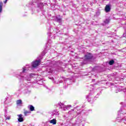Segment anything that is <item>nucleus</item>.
Wrapping results in <instances>:
<instances>
[{
  "instance_id": "1",
  "label": "nucleus",
  "mask_w": 126,
  "mask_h": 126,
  "mask_svg": "<svg viewBox=\"0 0 126 126\" xmlns=\"http://www.w3.org/2000/svg\"><path fill=\"white\" fill-rule=\"evenodd\" d=\"M93 58V56L92 54L89 53H87L85 55V59L84 60V61L81 63L82 65H83V64H86L87 63H88V61L90 60H91Z\"/></svg>"
},
{
  "instance_id": "2",
  "label": "nucleus",
  "mask_w": 126,
  "mask_h": 126,
  "mask_svg": "<svg viewBox=\"0 0 126 126\" xmlns=\"http://www.w3.org/2000/svg\"><path fill=\"white\" fill-rule=\"evenodd\" d=\"M40 63H41L40 60H39L38 61L36 60L32 63V66L33 67H37V66H38V65H39V64Z\"/></svg>"
},
{
  "instance_id": "3",
  "label": "nucleus",
  "mask_w": 126,
  "mask_h": 126,
  "mask_svg": "<svg viewBox=\"0 0 126 126\" xmlns=\"http://www.w3.org/2000/svg\"><path fill=\"white\" fill-rule=\"evenodd\" d=\"M105 10L106 12H109L111 10V7L110 5H106L105 8Z\"/></svg>"
},
{
  "instance_id": "4",
  "label": "nucleus",
  "mask_w": 126,
  "mask_h": 126,
  "mask_svg": "<svg viewBox=\"0 0 126 126\" xmlns=\"http://www.w3.org/2000/svg\"><path fill=\"white\" fill-rule=\"evenodd\" d=\"M71 108V105H64L63 106V110L65 111L66 110H69Z\"/></svg>"
},
{
  "instance_id": "5",
  "label": "nucleus",
  "mask_w": 126,
  "mask_h": 126,
  "mask_svg": "<svg viewBox=\"0 0 126 126\" xmlns=\"http://www.w3.org/2000/svg\"><path fill=\"white\" fill-rule=\"evenodd\" d=\"M55 21L57 22H61L62 21V18L61 16H57L55 18Z\"/></svg>"
},
{
  "instance_id": "6",
  "label": "nucleus",
  "mask_w": 126,
  "mask_h": 126,
  "mask_svg": "<svg viewBox=\"0 0 126 126\" xmlns=\"http://www.w3.org/2000/svg\"><path fill=\"white\" fill-rule=\"evenodd\" d=\"M19 118H18V122H20V123H21V122H23V118H22V114H20L18 115Z\"/></svg>"
},
{
  "instance_id": "7",
  "label": "nucleus",
  "mask_w": 126,
  "mask_h": 126,
  "mask_svg": "<svg viewBox=\"0 0 126 126\" xmlns=\"http://www.w3.org/2000/svg\"><path fill=\"white\" fill-rule=\"evenodd\" d=\"M50 124H53V125H56L57 124V120L55 119L51 120L50 121Z\"/></svg>"
},
{
  "instance_id": "8",
  "label": "nucleus",
  "mask_w": 126,
  "mask_h": 126,
  "mask_svg": "<svg viewBox=\"0 0 126 126\" xmlns=\"http://www.w3.org/2000/svg\"><path fill=\"white\" fill-rule=\"evenodd\" d=\"M28 108H29L30 111H33L34 110V106H33V105H30L28 106Z\"/></svg>"
},
{
  "instance_id": "9",
  "label": "nucleus",
  "mask_w": 126,
  "mask_h": 126,
  "mask_svg": "<svg viewBox=\"0 0 126 126\" xmlns=\"http://www.w3.org/2000/svg\"><path fill=\"white\" fill-rule=\"evenodd\" d=\"M16 103L17 105H21V104H22V100L21 99L17 100Z\"/></svg>"
},
{
  "instance_id": "10",
  "label": "nucleus",
  "mask_w": 126,
  "mask_h": 126,
  "mask_svg": "<svg viewBox=\"0 0 126 126\" xmlns=\"http://www.w3.org/2000/svg\"><path fill=\"white\" fill-rule=\"evenodd\" d=\"M109 63L110 65H113L115 63V61L114 60H111L109 61Z\"/></svg>"
},
{
  "instance_id": "11",
  "label": "nucleus",
  "mask_w": 126,
  "mask_h": 126,
  "mask_svg": "<svg viewBox=\"0 0 126 126\" xmlns=\"http://www.w3.org/2000/svg\"><path fill=\"white\" fill-rule=\"evenodd\" d=\"M1 11H2V3L0 2V13H1Z\"/></svg>"
},
{
  "instance_id": "12",
  "label": "nucleus",
  "mask_w": 126,
  "mask_h": 126,
  "mask_svg": "<svg viewBox=\"0 0 126 126\" xmlns=\"http://www.w3.org/2000/svg\"><path fill=\"white\" fill-rule=\"evenodd\" d=\"M28 71V68L26 67V68H23V73L24 72H27Z\"/></svg>"
},
{
  "instance_id": "13",
  "label": "nucleus",
  "mask_w": 126,
  "mask_h": 126,
  "mask_svg": "<svg viewBox=\"0 0 126 126\" xmlns=\"http://www.w3.org/2000/svg\"><path fill=\"white\" fill-rule=\"evenodd\" d=\"M104 23L105 24H108V23H109V22H110V20H109V19H106L105 21H104Z\"/></svg>"
},
{
  "instance_id": "14",
  "label": "nucleus",
  "mask_w": 126,
  "mask_h": 126,
  "mask_svg": "<svg viewBox=\"0 0 126 126\" xmlns=\"http://www.w3.org/2000/svg\"><path fill=\"white\" fill-rule=\"evenodd\" d=\"M59 106H60V108H61V109H62V108H63V103H62V102H59Z\"/></svg>"
},
{
  "instance_id": "15",
  "label": "nucleus",
  "mask_w": 126,
  "mask_h": 126,
  "mask_svg": "<svg viewBox=\"0 0 126 126\" xmlns=\"http://www.w3.org/2000/svg\"><path fill=\"white\" fill-rule=\"evenodd\" d=\"M30 113H31V111H26L25 112V116H27V114H30Z\"/></svg>"
},
{
  "instance_id": "16",
  "label": "nucleus",
  "mask_w": 126,
  "mask_h": 126,
  "mask_svg": "<svg viewBox=\"0 0 126 126\" xmlns=\"http://www.w3.org/2000/svg\"><path fill=\"white\" fill-rule=\"evenodd\" d=\"M87 99H88L89 102H90V100H89V98H90V94L88 95H87Z\"/></svg>"
},
{
  "instance_id": "17",
  "label": "nucleus",
  "mask_w": 126,
  "mask_h": 126,
  "mask_svg": "<svg viewBox=\"0 0 126 126\" xmlns=\"http://www.w3.org/2000/svg\"><path fill=\"white\" fill-rule=\"evenodd\" d=\"M71 112H74V109H71L70 111L68 112V114L70 115L71 114Z\"/></svg>"
},
{
  "instance_id": "18",
  "label": "nucleus",
  "mask_w": 126,
  "mask_h": 126,
  "mask_svg": "<svg viewBox=\"0 0 126 126\" xmlns=\"http://www.w3.org/2000/svg\"><path fill=\"white\" fill-rule=\"evenodd\" d=\"M6 120H10V117H7L6 118Z\"/></svg>"
},
{
  "instance_id": "19",
  "label": "nucleus",
  "mask_w": 126,
  "mask_h": 126,
  "mask_svg": "<svg viewBox=\"0 0 126 126\" xmlns=\"http://www.w3.org/2000/svg\"><path fill=\"white\" fill-rule=\"evenodd\" d=\"M96 15H100V12H97L96 13Z\"/></svg>"
},
{
  "instance_id": "20",
  "label": "nucleus",
  "mask_w": 126,
  "mask_h": 126,
  "mask_svg": "<svg viewBox=\"0 0 126 126\" xmlns=\"http://www.w3.org/2000/svg\"><path fill=\"white\" fill-rule=\"evenodd\" d=\"M54 115H56V116H58L59 115V113H54Z\"/></svg>"
},
{
  "instance_id": "21",
  "label": "nucleus",
  "mask_w": 126,
  "mask_h": 126,
  "mask_svg": "<svg viewBox=\"0 0 126 126\" xmlns=\"http://www.w3.org/2000/svg\"><path fill=\"white\" fill-rule=\"evenodd\" d=\"M6 2H7V0H5L4 1V3H6Z\"/></svg>"
},
{
  "instance_id": "22",
  "label": "nucleus",
  "mask_w": 126,
  "mask_h": 126,
  "mask_svg": "<svg viewBox=\"0 0 126 126\" xmlns=\"http://www.w3.org/2000/svg\"><path fill=\"white\" fill-rule=\"evenodd\" d=\"M8 99H9V97H7V98L6 99L5 101H7V100H8Z\"/></svg>"
},
{
  "instance_id": "23",
  "label": "nucleus",
  "mask_w": 126,
  "mask_h": 126,
  "mask_svg": "<svg viewBox=\"0 0 126 126\" xmlns=\"http://www.w3.org/2000/svg\"><path fill=\"white\" fill-rule=\"evenodd\" d=\"M119 112H122V109H121L119 111Z\"/></svg>"
},
{
  "instance_id": "24",
  "label": "nucleus",
  "mask_w": 126,
  "mask_h": 126,
  "mask_svg": "<svg viewBox=\"0 0 126 126\" xmlns=\"http://www.w3.org/2000/svg\"><path fill=\"white\" fill-rule=\"evenodd\" d=\"M27 80H29H29H30L29 79H27Z\"/></svg>"
}]
</instances>
